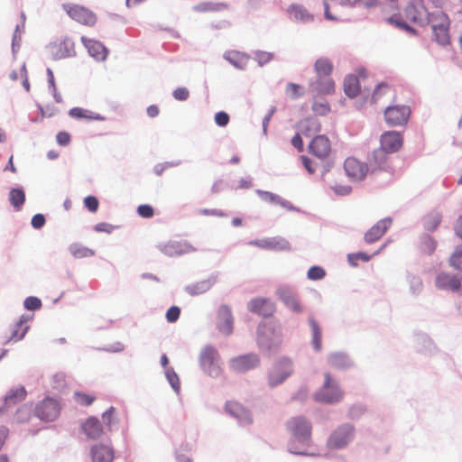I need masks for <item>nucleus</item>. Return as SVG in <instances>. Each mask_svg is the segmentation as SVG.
<instances>
[{
  "instance_id": "nucleus-1",
  "label": "nucleus",
  "mask_w": 462,
  "mask_h": 462,
  "mask_svg": "<svg viewBox=\"0 0 462 462\" xmlns=\"http://www.w3.org/2000/svg\"><path fill=\"white\" fill-rule=\"evenodd\" d=\"M380 149L374 152V162L383 167L387 161L386 152H395L402 145V137L399 132L388 131L381 135Z\"/></svg>"
},
{
  "instance_id": "nucleus-2",
  "label": "nucleus",
  "mask_w": 462,
  "mask_h": 462,
  "mask_svg": "<svg viewBox=\"0 0 462 462\" xmlns=\"http://www.w3.org/2000/svg\"><path fill=\"white\" fill-rule=\"evenodd\" d=\"M344 393L338 383L330 376L325 374L323 386L314 393V400L322 403H335L343 399Z\"/></svg>"
},
{
  "instance_id": "nucleus-3",
  "label": "nucleus",
  "mask_w": 462,
  "mask_h": 462,
  "mask_svg": "<svg viewBox=\"0 0 462 462\" xmlns=\"http://www.w3.org/2000/svg\"><path fill=\"white\" fill-rule=\"evenodd\" d=\"M430 22L432 23V31L434 40L441 44L447 45L449 43V19L448 17L440 11L430 14L429 18Z\"/></svg>"
},
{
  "instance_id": "nucleus-4",
  "label": "nucleus",
  "mask_w": 462,
  "mask_h": 462,
  "mask_svg": "<svg viewBox=\"0 0 462 462\" xmlns=\"http://www.w3.org/2000/svg\"><path fill=\"white\" fill-rule=\"evenodd\" d=\"M258 343L261 346L270 348L281 343L282 328L276 323H264L258 328Z\"/></svg>"
},
{
  "instance_id": "nucleus-5",
  "label": "nucleus",
  "mask_w": 462,
  "mask_h": 462,
  "mask_svg": "<svg viewBox=\"0 0 462 462\" xmlns=\"http://www.w3.org/2000/svg\"><path fill=\"white\" fill-rule=\"evenodd\" d=\"M63 8L71 19L83 25L93 26L97 23V15L82 5L66 4Z\"/></svg>"
},
{
  "instance_id": "nucleus-6",
  "label": "nucleus",
  "mask_w": 462,
  "mask_h": 462,
  "mask_svg": "<svg viewBox=\"0 0 462 462\" xmlns=\"http://www.w3.org/2000/svg\"><path fill=\"white\" fill-rule=\"evenodd\" d=\"M218 359V353L212 346L204 347L200 354V365L203 370L212 377L218 376L221 373Z\"/></svg>"
},
{
  "instance_id": "nucleus-7",
  "label": "nucleus",
  "mask_w": 462,
  "mask_h": 462,
  "mask_svg": "<svg viewBox=\"0 0 462 462\" xmlns=\"http://www.w3.org/2000/svg\"><path fill=\"white\" fill-rule=\"evenodd\" d=\"M60 412L59 402L53 398L47 397L42 400L35 409V414L42 420L53 421Z\"/></svg>"
},
{
  "instance_id": "nucleus-8",
  "label": "nucleus",
  "mask_w": 462,
  "mask_h": 462,
  "mask_svg": "<svg viewBox=\"0 0 462 462\" xmlns=\"http://www.w3.org/2000/svg\"><path fill=\"white\" fill-rule=\"evenodd\" d=\"M411 114L407 106H388L384 111L385 121L389 125H402L407 123Z\"/></svg>"
},
{
  "instance_id": "nucleus-9",
  "label": "nucleus",
  "mask_w": 462,
  "mask_h": 462,
  "mask_svg": "<svg viewBox=\"0 0 462 462\" xmlns=\"http://www.w3.org/2000/svg\"><path fill=\"white\" fill-rule=\"evenodd\" d=\"M308 150L311 155L319 159H326L331 152V143L326 135L318 134L309 143Z\"/></svg>"
},
{
  "instance_id": "nucleus-10",
  "label": "nucleus",
  "mask_w": 462,
  "mask_h": 462,
  "mask_svg": "<svg viewBox=\"0 0 462 462\" xmlns=\"http://www.w3.org/2000/svg\"><path fill=\"white\" fill-rule=\"evenodd\" d=\"M248 310L262 317H271L276 311L275 303L269 298L256 297L247 303Z\"/></svg>"
},
{
  "instance_id": "nucleus-11",
  "label": "nucleus",
  "mask_w": 462,
  "mask_h": 462,
  "mask_svg": "<svg viewBox=\"0 0 462 462\" xmlns=\"http://www.w3.org/2000/svg\"><path fill=\"white\" fill-rule=\"evenodd\" d=\"M344 169L346 175L354 181H360L365 178L368 172L366 163L362 162L355 157H348L344 162Z\"/></svg>"
},
{
  "instance_id": "nucleus-12",
  "label": "nucleus",
  "mask_w": 462,
  "mask_h": 462,
  "mask_svg": "<svg viewBox=\"0 0 462 462\" xmlns=\"http://www.w3.org/2000/svg\"><path fill=\"white\" fill-rule=\"evenodd\" d=\"M289 430L299 440H308L311 435V424L309 420L301 417L291 419L287 422Z\"/></svg>"
},
{
  "instance_id": "nucleus-13",
  "label": "nucleus",
  "mask_w": 462,
  "mask_h": 462,
  "mask_svg": "<svg viewBox=\"0 0 462 462\" xmlns=\"http://www.w3.org/2000/svg\"><path fill=\"white\" fill-rule=\"evenodd\" d=\"M74 52V43L69 39H60L49 46V53L54 60H60L71 56Z\"/></svg>"
},
{
  "instance_id": "nucleus-14",
  "label": "nucleus",
  "mask_w": 462,
  "mask_h": 462,
  "mask_svg": "<svg viewBox=\"0 0 462 462\" xmlns=\"http://www.w3.org/2000/svg\"><path fill=\"white\" fill-rule=\"evenodd\" d=\"M353 438V428L349 425L336 430L330 436L328 445L331 448H344Z\"/></svg>"
},
{
  "instance_id": "nucleus-15",
  "label": "nucleus",
  "mask_w": 462,
  "mask_h": 462,
  "mask_svg": "<svg viewBox=\"0 0 462 462\" xmlns=\"http://www.w3.org/2000/svg\"><path fill=\"white\" fill-rule=\"evenodd\" d=\"M260 363L256 355L249 354L233 358L230 361L231 368L237 373H244L256 367Z\"/></svg>"
},
{
  "instance_id": "nucleus-16",
  "label": "nucleus",
  "mask_w": 462,
  "mask_h": 462,
  "mask_svg": "<svg viewBox=\"0 0 462 462\" xmlns=\"http://www.w3.org/2000/svg\"><path fill=\"white\" fill-rule=\"evenodd\" d=\"M282 302L295 313H301L303 309L293 291L288 287H281L276 292Z\"/></svg>"
},
{
  "instance_id": "nucleus-17",
  "label": "nucleus",
  "mask_w": 462,
  "mask_h": 462,
  "mask_svg": "<svg viewBox=\"0 0 462 462\" xmlns=\"http://www.w3.org/2000/svg\"><path fill=\"white\" fill-rule=\"evenodd\" d=\"M234 319L230 308L221 305L217 311V327L224 335H230L233 331Z\"/></svg>"
},
{
  "instance_id": "nucleus-18",
  "label": "nucleus",
  "mask_w": 462,
  "mask_h": 462,
  "mask_svg": "<svg viewBox=\"0 0 462 462\" xmlns=\"http://www.w3.org/2000/svg\"><path fill=\"white\" fill-rule=\"evenodd\" d=\"M391 225L392 219L390 217L379 220L365 234V241L368 244L378 241L389 229Z\"/></svg>"
},
{
  "instance_id": "nucleus-19",
  "label": "nucleus",
  "mask_w": 462,
  "mask_h": 462,
  "mask_svg": "<svg viewBox=\"0 0 462 462\" xmlns=\"http://www.w3.org/2000/svg\"><path fill=\"white\" fill-rule=\"evenodd\" d=\"M90 455L93 462H113L115 457L113 448L102 443L92 446Z\"/></svg>"
},
{
  "instance_id": "nucleus-20",
  "label": "nucleus",
  "mask_w": 462,
  "mask_h": 462,
  "mask_svg": "<svg viewBox=\"0 0 462 462\" xmlns=\"http://www.w3.org/2000/svg\"><path fill=\"white\" fill-rule=\"evenodd\" d=\"M28 320L29 318L22 316L19 320L11 325L9 328L10 335L5 337V343L23 339L29 329V326L27 325Z\"/></svg>"
},
{
  "instance_id": "nucleus-21",
  "label": "nucleus",
  "mask_w": 462,
  "mask_h": 462,
  "mask_svg": "<svg viewBox=\"0 0 462 462\" xmlns=\"http://www.w3.org/2000/svg\"><path fill=\"white\" fill-rule=\"evenodd\" d=\"M83 432L88 438L97 439L103 434L101 422L95 417L88 418L81 425Z\"/></svg>"
},
{
  "instance_id": "nucleus-22",
  "label": "nucleus",
  "mask_w": 462,
  "mask_h": 462,
  "mask_svg": "<svg viewBox=\"0 0 462 462\" xmlns=\"http://www.w3.org/2000/svg\"><path fill=\"white\" fill-rule=\"evenodd\" d=\"M226 410L232 416L237 418L241 422L252 423L253 419L250 413L238 402H228L226 404Z\"/></svg>"
},
{
  "instance_id": "nucleus-23",
  "label": "nucleus",
  "mask_w": 462,
  "mask_h": 462,
  "mask_svg": "<svg viewBox=\"0 0 462 462\" xmlns=\"http://www.w3.org/2000/svg\"><path fill=\"white\" fill-rule=\"evenodd\" d=\"M82 42L88 51V53L97 60H105L107 55V51L105 46L97 42L82 37Z\"/></svg>"
},
{
  "instance_id": "nucleus-24",
  "label": "nucleus",
  "mask_w": 462,
  "mask_h": 462,
  "mask_svg": "<svg viewBox=\"0 0 462 462\" xmlns=\"http://www.w3.org/2000/svg\"><path fill=\"white\" fill-rule=\"evenodd\" d=\"M311 87L319 94H331L335 90V83L331 76L317 77L311 83Z\"/></svg>"
},
{
  "instance_id": "nucleus-25",
  "label": "nucleus",
  "mask_w": 462,
  "mask_h": 462,
  "mask_svg": "<svg viewBox=\"0 0 462 462\" xmlns=\"http://www.w3.org/2000/svg\"><path fill=\"white\" fill-rule=\"evenodd\" d=\"M438 287L441 289L450 290L452 291H458L461 289V281L454 275L440 274L437 278Z\"/></svg>"
},
{
  "instance_id": "nucleus-26",
  "label": "nucleus",
  "mask_w": 462,
  "mask_h": 462,
  "mask_svg": "<svg viewBox=\"0 0 462 462\" xmlns=\"http://www.w3.org/2000/svg\"><path fill=\"white\" fill-rule=\"evenodd\" d=\"M300 132L306 137H310L321 131V125L316 118H306L299 125Z\"/></svg>"
},
{
  "instance_id": "nucleus-27",
  "label": "nucleus",
  "mask_w": 462,
  "mask_h": 462,
  "mask_svg": "<svg viewBox=\"0 0 462 462\" xmlns=\"http://www.w3.org/2000/svg\"><path fill=\"white\" fill-rule=\"evenodd\" d=\"M283 370L281 372L280 368H275L270 374L269 381L272 386H275L283 382L287 376L291 374V365L289 361L282 362Z\"/></svg>"
},
{
  "instance_id": "nucleus-28",
  "label": "nucleus",
  "mask_w": 462,
  "mask_h": 462,
  "mask_svg": "<svg viewBox=\"0 0 462 462\" xmlns=\"http://www.w3.org/2000/svg\"><path fill=\"white\" fill-rule=\"evenodd\" d=\"M314 68L317 77L331 76L333 71V64L331 60L324 57L316 60Z\"/></svg>"
},
{
  "instance_id": "nucleus-29",
  "label": "nucleus",
  "mask_w": 462,
  "mask_h": 462,
  "mask_svg": "<svg viewBox=\"0 0 462 462\" xmlns=\"http://www.w3.org/2000/svg\"><path fill=\"white\" fill-rule=\"evenodd\" d=\"M344 90L350 97H355L358 95L360 87L359 80L356 75H348L345 78Z\"/></svg>"
},
{
  "instance_id": "nucleus-30",
  "label": "nucleus",
  "mask_w": 462,
  "mask_h": 462,
  "mask_svg": "<svg viewBox=\"0 0 462 462\" xmlns=\"http://www.w3.org/2000/svg\"><path fill=\"white\" fill-rule=\"evenodd\" d=\"M328 362L333 368L345 369L351 365L350 359L342 353H333L328 357Z\"/></svg>"
},
{
  "instance_id": "nucleus-31",
  "label": "nucleus",
  "mask_w": 462,
  "mask_h": 462,
  "mask_svg": "<svg viewBox=\"0 0 462 462\" xmlns=\"http://www.w3.org/2000/svg\"><path fill=\"white\" fill-rule=\"evenodd\" d=\"M309 324L312 333V346L316 351H320L322 348V332L318 322L312 318H309Z\"/></svg>"
},
{
  "instance_id": "nucleus-32",
  "label": "nucleus",
  "mask_w": 462,
  "mask_h": 462,
  "mask_svg": "<svg viewBox=\"0 0 462 462\" xmlns=\"http://www.w3.org/2000/svg\"><path fill=\"white\" fill-rule=\"evenodd\" d=\"M69 115L76 119L86 120H103L104 118L94 112L81 107H73L69 110Z\"/></svg>"
},
{
  "instance_id": "nucleus-33",
  "label": "nucleus",
  "mask_w": 462,
  "mask_h": 462,
  "mask_svg": "<svg viewBox=\"0 0 462 462\" xmlns=\"http://www.w3.org/2000/svg\"><path fill=\"white\" fill-rule=\"evenodd\" d=\"M26 396V391L24 387H17L12 389L5 397V403L6 405L15 404L16 402H22Z\"/></svg>"
},
{
  "instance_id": "nucleus-34",
  "label": "nucleus",
  "mask_w": 462,
  "mask_h": 462,
  "mask_svg": "<svg viewBox=\"0 0 462 462\" xmlns=\"http://www.w3.org/2000/svg\"><path fill=\"white\" fill-rule=\"evenodd\" d=\"M442 216L438 211H432L424 217V226L426 229L433 231L440 224Z\"/></svg>"
},
{
  "instance_id": "nucleus-35",
  "label": "nucleus",
  "mask_w": 462,
  "mask_h": 462,
  "mask_svg": "<svg viewBox=\"0 0 462 462\" xmlns=\"http://www.w3.org/2000/svg\"><path fill=\"white\" fill-rule=\"evenodd\" d=\"M69 252L76 258H86L95 254L94 250L80 244H73L69 246Z\"/></svg>"
},
{
  "instance_id": "nucleus-36",
  "label": "nucleus",
  "mask_w": 462,
  "mask_h": 462,
  "mask_svg": "<svg viewBox=\"0 0 462 462\" xmlns=\"http://www.w3.org/2000/svg\"><path fill=\"white\" fill-rule=\"evenodd\" d=\"M404 14L406 20L411 23L422 24L424 22L421 13L416 9L413 4H409L406 6Z\"/></svg>"
},
{
  "instance_id": "nucleus-37",
  "label": "nucleus",
  "mask_w": 462,
  "mask_h": 462,
  "mask_svg": "<svg viewBox=\"0 0 462 462\" xmlns=\"http://www.w3.org/2000/svg\"><path fill=\"white\" fill-rule=\"evenodd\" d=\"M289 13L291 16L300 21H309L311 19V15L309 14L307 9L300 5H291L289 7Z\"/></svg>"
},
{
  "instance_id": "nucleus-38",
  "label": "nucleus",
  "mask_w": 462,
  "mask_h": 462,
  "mask_svg": "<svg viewBox=\"0 0 462 462\" xmlns=\"http://www.w3.org/2000/svg\"><path fill=\"white\" fill-rule=\"evenodd\" d=\"M10 203L17 209H21L25 201L24 191L21 189H13L9 194Z\"/></svg>"
},
{
  "instance_id": "nucleus-39",
  "label": "nucleus",
  "mask_w": 462,
  "mask_h": 462,
  "mask_svg": "<svg viewBox=\"0 0 462 462\" xmlns=\"http://www.w3.org/2000/svg\"><path fill=\"white\" fill-rule=\"evenodd\" d=\"M74 399L79 405L89 406L94 402L96 397L94 395L88 394L82 392H76L74 393Z\"/></svg>"
},
{
  "instance_id": "nucleus-40",
  "label": "nucleus",
  "mask_w": 462,
  "mask_h": 462,
  "mask_svg": "<svg viewBox=\"0 0 462 462\" xmlns=\"http://www.w3.org/2000/svg\"><path fill=\"white\" fill-rule=\"evenodd\" d=\"M286 95L291 99H297L303 95L302 87L295 83H290L286 87Z\"/></svg>"
},
{
  "instance_id": "nucleus-41",
  "label": "nucleus",
  "mask_w": 462,
  "mask_h": 462,
  "mask_svg": "<svg viewBox=\"0 0 462 462\" xmlns=\"http://www.w3.org/2000/svg\"><path fill=\"white\" fill-rule=\"evenodd\" d=\"M330 189L338 196H346L351 192V187L345 184H339L336 180L329 183Z\"/></svg>"
},
{
  "instance_id": "nucleus-42",
  "label": "nucleus",
  "mask_w": 462,
  "mask_h": 462,
  "mask_svg": "<svg viewBox=\"0 0 462 462\" xmlns=\"http://www.w3.org/2000/svg\"><path fill=\"white\" fill-rule=\"evenodd\" d=\"M370 259H371V255H368L367 254L362 253V252L352 254L348 255V262L353 266H356L357 262L359 260L363 261V262H368Z\"/></svg>"
},
{
  "instance_id": "nucleus-43",
  "label": "nucleus",
  "mask_w": 462,
  "mask_h": 462,
  "mask_svg": "<svg viewBox=\"0 0 462 462\" xmlns=\"http://www.w3.org/2000/svg\"><path fill=\"white\" fill-rule=\"evenodd\" d=\"M451 265L457 269L462 270V247L456 249L452 256L450 257Z\"/></svg>"
},
{
  "instance_id": "nucleus-44",
  "label": "nucleus",
  "mask_w": 462,
  "mask_h": 462,
  "mask_svg": "<svg viewBox=\"0 0 462 462\" xmlns=\"http://www.w3.org/2000/svg\"><path fill=\"white\" fill-rule=\"evenodd\" d=\"M325 274V270L319 266H312L308 271V278L310 280H320Z\"/></svg>"
},
{
  "instance_id": "nucleus-45",
  "label": "nucleus",
  "mask_w": 462,
  "mask_h": 462,
  "mask_svg": "<svg viewBox=\"0 0 462 462\" xmlns=\"http://www.w3.org/2000/svg\"><path fill=\"white\" fill-rule=\"evenodd\" d=\"M116 410L114 407H110L107 411H106L102 414L103 420L105 421L107 427H111L114 423L117 422V420L115 417Z\"/></svg>"
},
{
  "instance_id": "nucleus-46",
  "label": "nucleus",
  "mask_w": 462,
  "mask_h": 462,
  "mask_svg": "<svg viewBox=\"0 0 462 462\" xmlns=\"http://www.w3.org/2000/svg\"><path fill=\"white\" fill-rule=\"evenodd\" d=\"M24 307L29 310H36L42 307V301L37 297H28L24 300Z\"/></svg>"
},
{
  "instance_id": "nucleus-47",
  "label": "nucleus",
  "mask_w": 462,
  "mask_h": 462,
  "mask_svg": "<svg viewBox=\"0 0 462 462\" xmlns=\"http://www.w3.org/2000/svg\"><path fill=\"white\" fill-rule=\"evenodd\" d=\"M165 374L172 388L178 392L180 384L178 375L172 369L166 370Z\"/></svg>"
},
{
  "instance_id": "nucleus-48",
  "label": "nucleus",
  "mask_w": 462,
  "mask_h": 462,
  "mask_svg": "<svg viewBox=\"0 0 462 462\" xmlns=\"http://www.w3.org/2000/svg\"><path fill=\"white\" fill-rule=\"evenodd\" d=\"M52 386L56 389H61L66 386V375L63 373H57L52 377Z\"/></svg>"
},
{
  "instance_id": "nucleus-49",
  "label": "nucleus",
  "mask_w": 462,
  "mask_h": 462,
  "mask_svg": "<svg viewBox=\"0 0 462 462\" xmlns=\"http://www.w3.org/2000/svg\"><path fill=\"white\" fill-rule=\"evenodd\" d=\"M86 208L90 212H96L98 209L99 202L98 199L94 196H88L84 199Z\"/></svg>"
},
{
  "instance_id": "nucleus-50",
  "label": "nucleus",
  "mask_w": 462,
  "mask_h": 462,
  "mask_svg": "<svg viewBox=\"0 0 462 462\" xmlns=\"http://www.w3.org/2000/svg\"><path fill=\"white\" fill-rule=\"evenodd\" d=\"M137 212L142 217L145 218H150L154 214L153 208L147 204L140 205L137 208Z\"/></svg>"
},
{
  "instance_id": "nucleus-51",
  "label": "nucleus",
  "mask_w": 462,
  "mask_h": 462,
  "mask_svg": "<svg viewBox=\"0 0 462 462\" xmlns=\"http://www.w3.org/2000/svg\"><path fill=\"white\" fill-rule=\"evenodd\" d=\"M225 58L234 64L236 67H240L239 61H242L244 56L241 55L239 52L236 51H229L225 55Z\"/></svg>"
},
{
  "instance_id": "nucleus-52",
  "label": "nucleus",
  "mask_w": 462,
  "mask_h": 462,
  "mask_svg": "<svg viewBox=\"0 0 462 462\" xmlns=\"http://www.w3.org/2000/svg\"><path fill=\"white\" fill-rule=\"evenodd\" d=\"M388 23L394 24L396 27H399L405 31H411V27L406 23V22L402 21V18H400L397 15H393L388 18Z\"/></svg>"
},
{
  "instance_id": "nucleus-53",
  "label": "nucleus",
  "mask_w": 462,
  "mask_h": 462,
  "mask_svg": "<svg viewBox=\"0 0 462 462\" xmlns=\"http://www.w3.org/2000/svg\"><path fill=\"white\" fill-rule=\"evenodd\" d=\"M180 314V310L177 306L171 307L166 312V319L169 322H175Z\"/></svg>"
},
{
  "instance_id": "nucleus-54",
  "label": "nucleus",
  "mask_w": 462,
  "mask_h": 462,
  "mask_svg": "<svg viewBox=\"0 0 462 462\" xmlns=\"http://www.w3.org/2000/svg\"><path fill=\"white\" fill-rule=\"evenodd\" d=\"M71 136L68 132L60 131L56 135L57 143L61 146H66L70 143Z\"/></svg>"
},
{
  "instance_id": "nucleus-55",
  "label": "nucleus",
  "mask_w": 462,
  "mask_h": 462,
  "mask_svg": "<svg viewBox=\"0 0 462 462\" xmlns=\"http://www.w3.org/2000/svg\"><path fill=\"white\" fill-rule=\"evenodd\" d=\"M172 96L177 100L185 101L189 98V92L186 88H178L173 91Z\"/></svg>"
},
{
  "instance_id": "nucleus-56",
  "label": "nucleus",
  "mask_w": 462,
  "mask_h": 462,
  "mask_svg": "<svg viewBox=\"0 0 462 462\" xmlns=\"http://www.w3.org/2000/svg\"><path fill=\"white\" fill-rule=\"evenodd\" d=\"M215 122L219 126H226L229 122V116L226 112H217L215 115Z\"/></svg>"
},
{
  "instance_id": "nucleus-57",
  "label": "nucleus",
  "mask_w": 462,
  "mask_h": 462,
  "mask_svg": "<svg viewBox=\"0 0 462 462\" xmlns=\"http://www.w3.org/2000/svg\"><path fill=\"white\" fill-rule=\"evenodd\" d=\"M312 109L317 114L325 115L329 111V106L328 103L314 102Z\"/></svg>"
},
{
  "instance_id": "nucleus-58",
  "label": "nucleus",
  "mask_w": 462,
  "mask_h": 462,
  "mask_svg": "<svg viewBox=\"0 0 462 462\" xmlns=\"http://www.w3.org/2000/svg\"><path fill=\"white\" fill-rule=\"evenodd\" d=\"M219 5H215L212 3H201L198 5L195 9L199 12H209L217 10V6Z\"/></svg>"
},
{
  "instance_id": "nucleus-59",
  "label": "nucleus",
  "mask_w": 462,
  "mask_h": 462,
  "mask_svg": "<svg viewBox=\"0 0 462 462\" xmlns=\"http://www.w3.org/2000/svg\"><path fill=\"white\" fill-rule=\"evenodd\" d=\"M389 89L388 85L386 84H380L376 87V88L374 91V94L372 96L373 102H376L379 98V96L381 94H384Z\"/></svg>"
},
{
  "instance_id": "nucleus-60",
  "label": "nucleus",
  "mask_w": 462,
  "mask_h": 462,
  "mask_svg": "<svg viewBox=\"0 0 462 462\" xmlns=\"http://www.w3.org/2000/svg\"><path fill=\"white\" fill-rule=\"evenodd\" d=\"M291 144L299 151L303 152L304 145L301 138V134L297 133L291 139Z\"/></svg>"
},
{
  "instance_id": "nucleus-61",
  "label": "nucleus",
  "mask_w": 462,
  "mask_h": 462,
  "mask_svg": "<svg viewBox=\"0 0 462 462\" xmlns=\"http://www.w3.org/2000/svg\"><path fill=\"white\" fill-rule=\"evenodd\" d=\"M45 224V217L42 214H36L32 218V226L34 228H41Z\"/></svg>"
},
{
  "instance_id": "nucleus-62",
  "label": "nucleus",
  "mask_w": 462,
  "mask_h": 462,
  "mask_svg": "<svg viewBox=\"0 0 462 462\" xmlns=\"http://www.w3.org/2000/svg\"><path fill=\"white\" fill-rule=\"evenodd\" d=\"M301 161H302V163H303L305 169L310 173H313L315 171V170H316L315 165L310 158H308L307 156H301Z\"/></svg>"
},
{
  "instance_id": "nucleus-63",
  "label": "nucleus",
  "mask_w": 462,
  "mask_h": 462,
  "mask_svg": "<svg viewBox=\"0 0 462 462\" xmlns=\"http://www.w3.org/2000/svg\"><path fill=\"white\" fill-rule=\"evenodd\" d=\"M261 198L269 202H277L279 198L269 191H259Z\"/></svg>"
},
{
  "instance_id": "nucleus-64",
  "label": "nucleus",
  "mask_w": 462,
  "mask_h": 462,
  "mask_svg": "<svg viewBox=\"0 0 462 462\" xmlns=\"http://www.w3.org/2000/svg\"><path fill=\"white\" fill-rule=\"evenodd\" d=\"M9 430L6 427L1 426L0 427V449L4 446L7 437H8Z\"/></svg>"
}]
</instances>
